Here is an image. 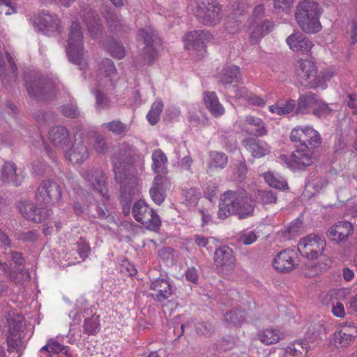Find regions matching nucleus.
I'll return each instance as SVG.
<instances>
[{
	"mask_svg": "<svg viewBox=\"0 0 357 357\" xmlns=\"http://www.w3.org/2000/svg\"><path fill=\"white\" fill-rule=\"evenodd\" d=\"M137 155L138 152L134 146L123 143L115 151L112 158L115 178L121 184V197L126 202H130L138 192L137 178H130L127 174Z\"/></svg>",
	"mask_w": 357,
	"mask_h": 357,
	"instance_id": "f257e3e1",
	"label": "nucleus"
},
{
	"mask_svg": "<svg viewBox=\"0 0 357 357\" xmlns=\"http://www.w3.org/2000/svg\"><path fill=\"white\" fill-rule=\"evenodd\" d=\"M294 74L300 83H305L310 88L321 90L326 89V82L334 75V73L331 70L321 71L317 75V65L314 61L307 59H301L296 61Z\"/></svg>",
	"mask_w": 357,
	"mask_h": 357,
	"instance_id": "f03ea898",
	"label": "nucleus"
},
{
	"mask_svg": "<svg viewBox=\"0 0 357 357\" xmlns=\"http://www.w3.org/2000/svg\"><path fill=\"white\" fill-rule=\"evenodd\" d=\"M321 10L317 3L305 0L299 3L295 14L301 29L306 33H316L321 29Z\"/></svg>",
	"mask_w": 357,
	"mask_h": 357,
	"instance_id": "7ed1b4c3",
	"label": "nucleus"
},
{
	"mask_svg": "<svg viewBox=\"0 0 357 357\" xmlns=\"http://www.w3.org/2000/svg\"><path fill=\"white\" fill-rule=\"evenodd\" d=\"M241 192L228 190L221 195L218 216L224 220L229 215L236 214L240 219L246 218L252 214L251 204H245L239 206Z\"/></svg>",
	"mask_w": 357,
	"mask_h": 357,
	"instance_id": "20e7f679",
	"label": "nucleus"
},
{
	"mask_svg": "<svg viewBox=\"0 0 357 357\" xmlns=\"http://www.w3.org/2000/svg\"><path fill=\"white\" fill-rule=\"evenodd\" d=\"M7 323V344L11 355L15 351L18 353L24 347V340L26 336V323L22 316L15 312L8 313Z\"/></svg>",
	"mask_w": 357,
	"mask_h": 357,
	"instance_id": "39448f33",
	"label": "nucleus"
},
{
	"mask_svg": "<svg viewBox=\"0 0 357 357\" xmlns=\"http://www.w3.org/2000/svg\"><path fill=\"white\" fill-rule=\"evenodd\" d=\"M66 53L69 61L80 66L83 69L86 65L84 50V36L79 24L73 22L70 27L68 38Z\"/></svg>",
	"mask_w": 357,
	"mask_h": 357,
	"instance_id": "423d86ee",
	"label": "nucleus"
},
{
	"mask_svg": "<svg viewBox=\"0 0 357 357\" xmlns=\"http://www.w3.org/2000/svg\"><path fill=\"white\" fill-rule=\"evenodd\" d=\"M312 151L307 146H297L291 155L282 154L277 158V161L292 169H301L310 166L314 162Z\"/></svg>",
	"mask_w": 357,
	"mask_h": 357,
	"instance_id": "0eeeda50",
	"label": "nucleus"
},
{
	"mask_svg": "<svg viewBox=\"0 0 357 357\" xmlns=\"http://www.w3.org/2000/svg\"><path fill=\"white\" fill-rule=\"evenodd\" d=\"M132 214L135 220L147 229L153 231L159 229L161 225L160 217L144 201L139 200L133 204Z\"/></svg>",
	"mask_w": 357,
	"mask_h": 357,
	"instance_id": "6e6552de",
	"label": "nucleus"
},
{
	"mask_svg": "<svg viewBox=\"0 0 357 357\" xmlns=\"http://www.w3.org/2000/svg\"><path fill=\"white\" fill-rule=\"evenodd\" d=\"M326 247V240L314 234L302 238L297 245L298 250L301 256L311 260L324 256Z\"/></svg>",
	"mask_w": 357,
	"mask_h": 357,
	"instance_id": "1a4fd4ad",
	"label": "nucleus"
},
{
	"mask_svg": "<svg viewBox=\"0 0 357 357\" xmlns=\"http://www.w3.org/2000/svg\"><path fill=\"white\" fill-rule=\"evenodd\" d=\"M195 15L202 23L213 26L221 20L220 8L215 0H198Z\"/></svg>",
	"mask_w": 357,
	"mask_h": 357,
	"instance_id": "9d476101",
	"label": "nucleus"
},
{
	"mask_svg": "<svg viewBox=\"0 0 357 357\" xmlns=\"http://www.w3.org/2000/svg\"><path fill=\"white\" fill-rule=\"evenodd\" d=\"M291 141L297 146H310L315 148L321 143L319 132L310 126H299L292 129L290 134Z\"/></svg>",
	"mask_w": 357,
	"mask_h": 357,
	"instance_id": "9b49d317",
	"label": "nucleus"
},
{
	"mask_svg": "<svg viewBox=\"0 0 357 357\" xmlns=\"http://www.w3.org/2000/svg\"><path fill=\"white\" fill-rule=\"evenodd\" d=\"M33 24L38 31L47 36L60 33L61 30L59 17L55 15L45 11L39 13L33 19Z\"/></svg>",
	"mask_w": 357,
	"mask_h": 357,
	"instance_id": "f8f14e48",
	"label": "nucleus"
},
{
	"mask_svg": "<svg viewBox=\"0 0 357 357\" xmlns=\"http://www.w3.org/2000/svg\"><path fill=\"white\" fill-rule=\"evenodd\" d=\"M61 192L59 186L55 182L43 181L38 186L36 199L39 204H52L60 200Z\"/></svg>",
	"mask_w": 357,
	"mask_h": 357,
	"instance_id": "ddd939ff",
	"label": "nucleus"
},
{
	"mask_svg": "<svg viewBox=\"0 0 357 357\" xmlns=\"http://www.w3.org/2000/svg\"><path fill=\"white\" fill-rule=\"evenodd\" d=\"M82 176L93 190L100 196L106 199L109 198L106 178L102 171L94 169H87L83 172Z\"/></svg>",
	"mask_w": 357,
	"mask_h": 357,
	"instance_id": "4468645a",
	"label": "nucleus"
},
{
	"mask_svg": "<svg viewBox=\"0 0 357 357\" xmlns=\"http://www.w3.org/2000/svg\"><path fill=\"white\" fill-rule=\"evenodd\" d=\"M17 208L24 218L33 222L39 223L51 215V211L46 208H37L29 202H20Z\"/></svg>",
	"mask_w": 357,
	"mask_h": 357,
	"instance_id": "2eb2a0df",
	"label": "nucleus"
},
{
	"mask_svg": "<svg viewBox=\"0 0 357 357\" xmlns=\"http://www.w3.org/2000/svg\"><path fill=\"white\" fill-rule=\"evenodd\" d=\"M357 337L355 326H345L336 331L330 339V344L336 349L347 348Z\"/></svg>",
	"mask_w": 357,
	"mask_h": 357,
	"instance_id": "dca6fc26",
	"label": "nucleus"
},
{
	"mask_svg": "<svg viewBox=\"0 0 357 357\" xmlns=\"http://www.w3.org/2000/svg\"><path fill=\"white\" fill-rule=\"evenodd\" d=\"M275 269L280 272H289L298 265L296 260V253L294 250H284L276 255L273 261Z\"/></svg>",
	"mask_w": 357,
	"mask_h": 357,
	"instance_id": "f3484780",
	"label": "nucleus"
},
{
	"mask_svg": "<svg viewBox=\"0 0 357 357\" xmlns=\"http://www.w3.org/2000/svg\"><path fill=\"white\" fill-rule=\"evenodd\" d=\"M211 38L208 32L204 31H193L188 33L185 38V47L188 50H195L201 52L205 51L206 43Z\"/></svg>",
	"mask_w": 357,
	"mask_h": 357,
	"instance_id": "a211bd4d",
	"label": "nucleus"
},
{
	"mask_svg": "<svg viewBox=\"0 0 357 357\" xmlns=\"http://www.w3.org/2000/svg\"><path fill=\"white\" fill-rule=\"evenodd\" d=\"M98 72L101 76L98 87L101 89L114 85V79L116 77V69L112 60L102 59L98 63Z\"/></svg>",
	"mask_w": 357,
	"mask_h": 357,
	"instance_id": "6ab92c4d",
	"label": "nucleus"
},
{
	"mask_svg": "<svg viewBox=\"0 0 357 357\" xmlns=\"http://www.w3.org/2000/svg\"><path fill=\"white\" fill-rule=\"evenodd\" d=\"M151 296L156 301L163 302L172 295V287L165 279L158 278L150 284Z\"/></svg>",
	"mask_w": 357,
	"mask_h": 357,
	"instance_id": "aec40b11",
	"label": "nucleus"
},
{
	"mask_svg": "<svg viewBox=\"0 0 357 357\" xmlns=\"http://www.w3.org/2000/svg\"><path fill=\"white\" fill-rule=\"evenodd\" d=\"M214 261L215 266L222 271H228L234 268L236 259L230 248L222 246L215 250Z\"/></svg>",
	"mask_w": 357,
	"mask_h": 357,
	"instance_id": "412c9836",
	"label": "nucleus"
},
{
	"mask_svg": "<svg viewBox=\"0 0 357 357\" xmlns=\"http://www.w3.org/2000/svg\"><path fill=\"white\" fill-rule=\"evenodd\" d=\"M286 42L294 52H308L314 46L313 43L301 32H294L288 36Z\"/></svg>",
	"mask_w": 357,
	"mask_h": 357,
	"instance_id": "4be33fe9",
	"label": "nucleus"
},
{
	"mask_svg": "<svg viewBox=\"0 0 357 357\" xmlns=\"http://www.w3.org/2000/svg\"><path fill=\"white\" fill-rule=\"evenodd\" d=\"M353 231L352 225L348 221H340L332 226L328 231V238L336 243L346 241Z\"/></svg>",
	"mask_w": 357,
	"mask_h": 357,
	"instance_id": "5701e85b",
	"label": "nucleus"
},
{
	"mask_svg": "<svg viewBox=\"0 0 357 357\" xmlns=\"http://www.w3.org/2000/svg\"><path fill=\"white\" fill-rule=\"evenodd\" d=\"M49 139L54 146L64 150L71 143L69 131L65 127L55 126L49 132Z\"/></svg>",
	"mask_w": 357,
	"mask_h": 357,
	"instance_id": "b1692460",
	"label": "nucleus"
},
{
	"mask_svg": "<svg viewBox=\"0 0 357 357\" xmlns=\"http://www.w3.org/2000/svg\"><path fill=\"white\" fill-rule=\"evenodd\" d=\"M169 185V183L166 177L158 175L154 178L149 193L156 204L160 205L164 202L165 192Z\"/></svg>",
	"mask_w": 357,
	"mask_h": 357,
	"instance_id": "393cba45",
	"label": "nucleus"
},
{
	"mask_svg": "<svg viewBox=\"0 0 357 357\" xmlns=\"http://www.w3.org/2000/svg\"><path fill=\"white\" fill-rule=\"evenodd\" d=\"M0 178L4 183L17 186L21 184L24 176L22 172L17 169L15 163L6 162L1 168Z\"/></svg>",
	"mask_w": 357,
	"mask_h": 357,
	"instance_id": "a878e982",
	"label": "nucleus"
},
{
	"mask_svg": "<svg viewBox=\"0 0 357 357\" xmlns=\"http://www.w3.org/2000/svg\"><path fill=\"white\" fill-rule=\"evenodd\" d=\"M244 147L255 158H259L271 153V147L265 141L255 138H248L243 141Z\"/></svg>",
	"mask_w": 357,
	"mask_h": 357,
	"instance_id": "bb28decb",
	"label": "nucleus"
},
{
	"mask_svg": "<svg viewBox=\"0 0 357 357\" xmlns=\"http://www.w3.org/2000/svg\"><path fill=\"white\" fill-rule=\"evenodd\" d=\"M138 37L143 40L145 47L144 48V58L149 62H151L155 58L156 52L152 43L155 41L156 36L152 28L148 27L139 31Z\"/></svg>",
	"mask_w": 357,
	"mask_h": 357,
	"instance_id": "cd10ccee",
	"label": "nucleus"
},
{
	"mask_svg": "<svg viewBox=\"0 0 357 357\" xmlns=\"http://www.w3.org/2000/svg\"><path fill=\"white\" fill-rule=\"evenodd\" d=\"M318 96L312 93L307 92L300 96L296 109V114H307L312 113L315 106L318 104Z\"/></svg>",
	"mask_w": 357,
	"mask_h": 357,
	"instance_id": "c85d7f7f",
	"label": "nucleus"
},
{
	"mask_svg": "<svg viewBox=\"0 0 357 357\" xmlns=\"http://www.w3.org/2000/svg\"><path fill=\"white\" fill-rule=\"evenodd\" d=\"M65 155L72 163H80L89 158V151L82 141L75 140L71 149L66 153Z\"/></svg>",
	"mask_w": 357,
	"mask_h": 357,
	"instance_id": "c756f323",
	"label": "nucleus"
},
{
	"mask_svg": "<svg viewBox=\"0 0 357 357\" xmlns=\"http://www.w3.org/2000/svg\"><path fill=\"white\" fill-rule=\"evenodd\" d=\"M83 12V19L91 36L94 38L98 37L102 31V26L97 15H96L89 7L84 8Z\"/></svg>",
	"mask_w": 357,
	"mask_h": 357,
	"instance_id": "7c9ffc66",
	"label": "nucleus"
},
{
	"mask_svg": "<svg viewBox=\"0 0 357 357\" xmlns=\"http://www.w3.org/2000/svg\"><path fill=\"white\" fill-rule=\"evenodd\" d=\"M204 101L211 114L215 117H220L225 114V108L219 102L218 98L215 92H204Z\"/></svg>",
	"mask_w": 357,
	"mask_h": 357,
	"instance_id": "2f4dec72",
	"label": "nucleus"
},
{
	"mask_svg": "<svg viewBox=\"0 0 357 357\" xmlns=\"http://www.w3.org/2000/svg\"><path fill=\"white\" fill-rule=\"evenodd\" d=\"M240 77V68L236 66L223 68L218 73V78L222 84H227L238 81Z\"/></svg>",
	"mask_w": 357,
	"mask_h": 357,
	"instance_id": "473e14b6",
	"label": "nucleus"
},
{
	"mask_svg": "<svg viewBox=\"0 0 357 357\" xmlns=\"http://www.w3.org/2000/svg\"><path fill=\"white\" fill-rule=\"evenodd\" d=\"M152 169L155 173L164 174L167 172V158L160 149L155 150L151 155Z\"/></svg>",
	"mask_w": 357,
	"mask_h": 357,
	"instance_id": "72a5a7b5",
	"label": "nucleus"
},
{
	"mask_svg": "<svg viewBox=\"0 0 357 357\" xmlns=\"http://www.w3.org/2000/svg\"><path fill=\"white\" fill-rule=\"evenodd\" d=\"M295 101L287 100L286 101H278L275 105L269 106V111L278 115H286L296 109Z\"/></svg>",
	"mask_w": 357,
	"mask_h": 357,
	"instance_id": "f704fd0d",
	"label": "nucleus"
},
{
	"mask_svg": "<svg viewBox=\"0 0 357 357\" xmlns=\"http://www.w3.org/2000/svg\"><path fill=\"white\" fill-rule=\"evenodd\" d=\"M264 178L266 183L272 188L285 190L288 187L287 181L277 173L266 172L264 174Z\"/></svg>",
	"mask_w": 357,
	"mask_h": 357,
	"instance_id": "c9c22d12",
	"label": "nucleus"
},
{
	"mask_svg": "<svg viewBox=\"0 0 357 357\" xmlns=\"http://www.w3.org/2000/svg\"><path fill=\"white\" fill-rule=\"evenodd\" d=\"M245 125H248L255 128L253 135L256 137H262L267 134V130L263 120L254 116H247L245 118Z\"/></svg>",
	"mask_w": 357,
	"mask_h": 357,
	"instance_id": "e433bc0d",
	"label": "nucleus"
},
{
	"mask_svg": "<svg viewBox=\"0 0 357 357\" xmlns=\"http://www.w3.org/2000/svg\"><path fill=\"white\" fill-rule=\"evenodd\" d=\"M282 333L276 329H266L259 333V340L264 344L269 345L277 343L282 338Z\"/></svg>",
	"mask_w": 357,
	"mask_h": 357,
	"instance_id": "4c0bfd02",
	"label": "nucleus"
},
{
	"mask_svg": "<svg viewBox=\"0 0 357 357\" xmlns=\"http://www.w3.org/2000/svg\"><path fill=\"white\" fill-rule=\"evenodd\" d=\"M300 341L303 344V351L307 353L319 345L321 342V338L317 332L308 331L305 335L303 340Z\"/></svg>",
	"mask_w": 357,
	"mask_h": 357,
	"instance_id": "58836bf2",
	"label": "nucleus"
},
{
	"mask_svg": "<svg viewBox=\"0 0 357 357\" xmlns=\"http://www.w3.org/2000/svg\"><path fill=\"white\" fill-rule=\"evenodd\" d=\"M272 27L270 22H263L261 24L256 26L252 32L250 39L252 43H257L265 34L269 32Z\"/></svg>",
	"mask_w": 357,
	"mask_h": 357,
	"instance_id": "ea45409f",
	"label": "nucleus"
},
{
	"mask_svg": "<svg viewBox=\"0 0 357 357\" xmlns=\"http://www.w3.org/2000/svg\"><path fill=\"white\" fill-rule=\"evenodd\" d=\"M209 169H222L227 163V157L224 153L212 151L210 153Z\"/></svg>",
	"mask_w": 357,
	"mask_h": 357,
	"instance_id": "a19ab883",
	"label": "nucleus"
},
{
	"mask_svg": "<svg viewBox=\"0 0 357 357\" xmlns=\"http://www.w3.org/2000/svg\"><path fill=\"white\" fill-rule=\"evenodd\" d=\"M163 109V103L161 100L155 101L146 115V119L150 124H156L160 119V114Z\"/></svg>",
	"mask_w": 357,
	"mask_h": 357,
	"instance_id": "79ce46f5",
	"label": "nucleus"
},
{
	"mask_svg": "<svg viewBox=\"0 0 357 357\" xmlns=\"http://www.w3.org/2000/svg\"><path fill=\"white\" fill-rule=\"evenodd\" d=\"M84 333L87 335H95L100 330L99 317L93 314L89 319H85L84 323Z\"/></svg>",
	"mask_w": 357,
	"mask_h": 357,
	"instance_id": "37998d69",
	"label": "nucleus"
},
{
	"mask_svg": "<svg viewBox=\"0 0 357 357\" xmlns=\"http://www.w3.org/2000/svg\"><path fill=\"white\" fill-rule=\"evenodd\" d=\"M183 204L188 208H194L200 198V192L195 188H190L184 191Z\"/></svg>",
	"mask_w": 357,
	"mask_h": 357,
	"instance_id": "c03bdc74",
	"label": "nucleus"
},
{
	"mask_svg": "<svg viewBox=\"0 0 357 357\" xmlns=\"http://www.w3.org/2000/svg\"><path fill=\"white\" fill-rule=\"evenodd\" d=\"M301 227V222L296 220L292 222L288 227L281 230L279 234L284 238L290 239L299 234Z\"/></svg>",
	"mask_w": 357,
	"mask_h": 357,
	"instance_id": "a18cd8bd",
	"label": "nucleus"
},
{
	"mask_svg": "<svg viewBox=\"0 0 357 357\" xmlns=\"http://www.w3.org/2000/svg\"><path fill=\"white\" fill-rule=\"evenodd\" d=\"M102 127L107 128L115 135H121L128 130V126L119 121L105 123L102 125Z\"/></svg>",
	"mask_w": 357,
	"mask_h": 357,
	"instance_id": "49530a36",
	"label": "nucleus"
},
{
	"mask_svg": "<svg viewBox=\"0 0 357 357\" xmlns=\"http://www.w3.org/2000/svg\"><path fill=\"white\" fill-rule=\"evenodd\" d=\"M257 238L258 236L256 232L249 230L243 231L237 236L238 241L245 245L252 244L257 241Z\"/></svg>",
	"mask_w": 357,
	"mask_h": 357,
	"instance_id": "de8ad7c7",
	"label": "nucleus"
},
{
	"mask_svg": "<svg viewBox=\"0 0 357 357\" xmlns=\"http://www.w3.org/2000/svg\"><path fill=\"white\" fill-rule=\"evenodd\" d=\"M107 49L110 54L118 59H123L126 55V50L124 47L116 41L111 42L108 45Z\"/></svg>",
	"mask_w": 357,
	"mask_h": 357,
	"instance_id": "09e8293b",
	"label": "nucleus"
},
{
	"mask_svg": "<svg viewBox=\"0 0 357 357\" xmlns=\"http://www.w3.org/2000/svg\"><path fill=\"white\" fill-rule=\"evenodd\" d=\"M105 17L109 28L112 31H118L119 26H121V19L117 14L111 12L110 10L107 11L105 14Z\"/></svg>",
	"mask_w": 357,
	"mask_h": 357,
	"instance_id": "8fccbe9b",
	"label": "nucleus"
},
{
	"mask_svg": "<svg viewBox=\"0 0 357 357\" xmlns=\"http://www.w3.org/2000/svg\"><path fill=\"white\" fill-rule=\"evenodd\" d=\"M225 319L234 325H241L245 319V312L241 311H234L225 314Z\"/></svg>",
	"mask_w": 357,
	"mask_h": 357,
	"instance_id": "3c124183",
	"label": "nucleus"
},
{
	"mask_svg": "<svg viewBox=\"0 0 357 357\" xmlns=\"http://www.w3.org/2000/svg\"><path fill=\"white\" fill-rule=\"evenodd\" d=\"M331 112L332 109L329 106L319 98L318 104L315 106L312 114L317 117H324L330 114Z\"/></svg>",
	"mask_w": 357,
	"mask_h": 357,
	"instance_id": "603ef678",
	"label": "nucleus"
},
{
	"mask_svg": "<svg viewBox=\"0 0 357 357\" xmlns=\"http://www.w3.org/2000/svg\"><path fill=\"white\" fill-rule=\"evenodd\" d=\"M301 349L303 350V344L301 341L294 342L289 344L285 349V354L292 356H298L302 354Z\"/></svg>",
	"mask_w": 357,
	"mask_h": 357,
	"instance_id": "864d4df0",
	"label": "nucleus"
},
{
	"mask_svg": "<svg viewBox=\"0 0 357 357\" xmlns=\"http://www.w3.org/2000/svg\"><path fill=\"white\" fill-rule=\"evenodd\" d=\"M259 199L263 204H275L277 201V195L272 190L263 191L259 193Z\"/></svg>",
	"mask_w": 357,
	"mask_h": 357,
	"instance_id": "5fc2aeb1",
	"label": "nucleus"
},
{
	"mask_svg": "<svg viewBox=\"0 0 357 357\" xmlns=\"http://www.w3.org/2000/svg\"><path fill=\"white\" fill-rule=\"evenodd\" d=\"M293 3L294 0H274V8L278 12L283 11L288 13Z\"/></svg>",
	"mask_w": 357,
	"mask_h": 357,
	"instance_id": "6e6d98bb",
	"label": "nucleus"
},
{
	"mask_svg": "<svg viewBox=\"0 0 357 357\" xmlns=\"http://www.w3.org/2000/svg\"><path fill=\"white\" fill-rule=\"evenodd\" d=\"M96 99V107L98 109H103L109 106V100L100 89H97L95 92Z\"/></svg>",
	"mask_w": 357,
	"mask_h": 357,
	"instance_id": "4d7b16f0",
	"label": "nucleus"
},
{
	"mask_svg": "<svg viewBox=\"0 0 357 357\" xmlns=\"http://www.w3.org/2000/svg\"><path fill=\"white\" fill-rule=\"evenodd\" d=\"M50 344L51 352L55 354H64L68 355V347L61 344L56 339L51 338Z\"/></svg>",
	"mask_w": 357,
	"mask_h": 357,
	"instance_id": "13d9d810",
	"label": "nucleus"
},
{
	"mask_svg": "<svg viewBox=\"0 0 357 357\" xmlns=\"http://www.w3.org/2000/svg\"><path fill=\"white\" fill-rule=\"evenodd\" d=\"M93 146L98 153H104L107 149L105 139L100 136H97L93 139Z\"/></svg>",
	"mask_w": 357,
	"mask_h": 357,
	"instance_id": "bf43d9fd",
	"label": "nucleus"
},
{
	"mask_svg": "<svg viewBox=\"0 0 357 357\" xmlns=\"http://www.w3.org/2000/svg\"><path fill=\"white\" fill-rule=\"evenodd\" d=\"M77 250L80 257L82 258L83 259L87 257L91 250L89 244L82 239H80L77 243Z\"/></svg>",
	"mask_w": 357,
	"mask_h": 357,
	"instance_id": "052dcab7",
	"label": "nucleus"
},
{
	"mask_svg": "<svg viewBox=\"0 0 357 357\" xmlns=\"http://www.w3.org/2000/svg\"><path fill=\"white\" fill-rule=\"evenodd\" d=\"M61 112L68 117L75 118L79 114L77 107L71 104L70 105H63L61 108Z\"/></svg>",
	"mask_w": 357,
	"mask_h": 357,
	"instance_id": "680f3d73",
	"label": "nucleus"
},
{
	"mask_svg": "<svg viewBox=\"0 0 357 357\" xmlns=\"http://www.w3.org/2000/svg\"><path fill=\"white\" fill-rule=\"evenodd\" d=\"M218 186L213 182H208L204 190L205 197L211 201L217 195Z\"/></svg>",
	"mask_w": 357,
	"mask_h": 357,
	"instance_id": "e2e57ef3",
	"label": "nucleus"
},
{
	"mask_svg": "<svg viewBox=\"0 0 357 357\" xmlns=\"http://www.w3.org/2000/svg\"><path fill=\"white\" fill-rule=\"evenodd\" d=\"M247 102L250 105L264 107L266 104V100L261 96L251 93Z\"/></svg>",
	"mask_w": 357,
	"mask_h": 357,
	"instance_id": "0e129e2a",
	"label": "nucleus"
},
{
	"mask_svg": "<svg viewBox=\"0 0 357 357\" xmlns=\"http://www.w3.org/2000/svg\"><path fill=\"white\" fill-rule=\"evenodd\" d=\"M332 312L334 316L342 318L345 316V310L343 304L340 301L333 303Z\"/></svg>",
	"mask_w": 357,
	"mask_h": 357,
	"instance_id": "69168bd1",
	"label": "nucleus"
},
{
	"mask_svg": "<svg viewBox=\"0 0 357 357\" xmlns=\"http://www.w3.org/2000/svg\"><path fill=\"white\" fill-rule=\"evenodd\" d=\"M0 6L5 7V10L2 8V11H4L6 15L15 13V3L13 0H0Z\"/></svg>",
	"mask_w": 357,
	"mask_h": 357,
	"instance_id": "338daca9",
	"label": "nucleus"
},
{
	"mask_svg": "<svg viewBox=\"0 0 357 357\" xmlns=\"http://www.w3.org/2000/svg\"><path fill=\"white\" fill-rule=\"evenodd\" d=\"M235 92V97L238 99H243L246 102L248 101L249 96L251 94L245 87L241 86L234 89Z\"/></svg>",
	"mask_w": 357,
	"mask_h": 357,
	"instance_id": "774afa93",
	"label": "nucleus"
}]
</instances>
